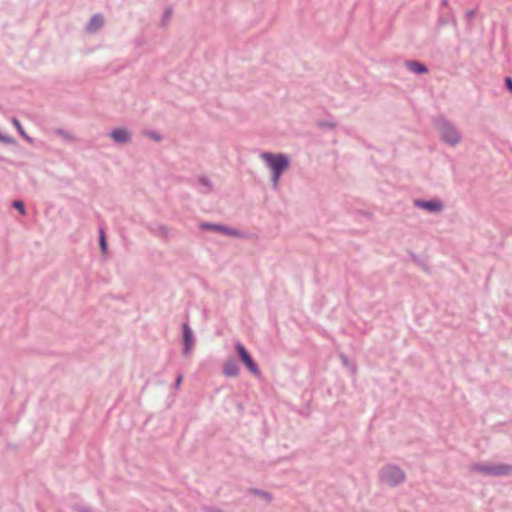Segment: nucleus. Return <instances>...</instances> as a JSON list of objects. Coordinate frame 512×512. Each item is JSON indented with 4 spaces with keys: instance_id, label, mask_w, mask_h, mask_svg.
<instances>
[{
    "instance_id": "9",
    "label": "nucleus",
    "mask_w": 512,
    "mask_h": 512,
    "mask_svg": "<svg viewBox=\"0 0 512 512\" xmlns=\"http://www.w3.org/2000/svg\"><path fill=\"white\" fill-rule=\"evenodd\" d=\"M429 258H412L414 265L421 268L425 273L431 274V268L428 263Z\"/></svg>"
},
{
    "instance_id": "12",
    "label": "nucleus",
    "mask_w": 512,
    "mask_h": 512,
    "mask_svg": "<svg viewBox=\"0 0 512 512\" xmlns=\"http://www.w3.org/2000/svg\"><path fill=\"white\" fill-rule=\"evenodd\" d=\"M408 67L411 71L415 73H425L427 72V69L424 65H422L419 62H409Z\"/></svg>"
},
{
    "instance_id": "13",
    "label": "nucleus",
    "mask_w": 512,
    "mask_h": 512,
    "mask_svg": "<svg viewBox=\"0 0 512 512\" xmlns=\"http://www.w3.org/2000/svg\"><path fill=\"white\" fill-rule=\"evenodd\" d=\"M12 123L17 128L22 137H24L28 142H31V138L26 134L20 122L17 119H13Z\"/></svg>"
},
{
    "instance_id": "10",
    "label": "nucleus",
    "mask_w": 512,
    "mask_h": 512,
    "mask_svg": "<svg viewBox=\"0 0 512 512\" xmlns=\"http://www.w3.org/2000/svg\"><path fill=\"white\" fill-rule=\"evenodd\" d=\"M418 205L430 211H439L442 209V204L437 201L419 202Z\"/></svg>"
},
{
    "instance_id": "19",
    "label": "nucleus",
    "mask_w": 512,
    "mask_h": 512,
    "mask_svg": "<svg viewBox=\"0 0 512 512\" xmlns=\"http://www.w3.org/2000/svg\"><path fill=\"white\" fill-rule=\"evenodd\" d=\"M205 512H223L222 510H220L219 508H216V507H206L204 509Z\"/></svg>"
},
{
    "instance_id": "14",
    "label": "nucleus",
    "mask_w": 512,
    "mask_h": 512,
    "mask_svg": "<svg viewBox=\"0 0 512 512\" xmlns=\"http://www.w3.org/2000/svg\"><path fill=\"white\" fill-rule=\"evenodd\" d=\"M99 237H100L101 252L103 254H105V253H107V242H106L104 231L102 229H100V231H99Z\"/></svg>"
},
{
    "instance_id": "11",
    "label": "nucleus",
    "mask_w": 512,
    "mask_h": 512,
    "mask_svg": "<svg viewBox=\"0 0 512 512\" xmlns=\"http://www.w3.org/2000/svg\"><path fill=\"white\" fill-rule=\"evenodd\" d=\"M102 24H103V18H102L101 16H99V15L94 16V17L91 19V21H90V23H89V25H88V30H89V31H91V32H92V31H95V30H97L99 27H101V26H102Z\"/></svg>"
},
{
    "instance_id": "15",
    "label": "nucleus",
    "mask_w": 512,
    "mask_h": 512,
    "mask_svg": "<svg viewBox=\"0 0 512 512\" xmlns=\"http://www.w3.org/2000/svg\"><path fill=\"white\" fill-rule=\"evenodd\" d=\"M253 493L254 494H257L261 497H263L264 499H266L267 501H270L271 500V494L266 492V491H262V490H253Z\"/></svg>"
},
{
    "instance_id": "4",
    "label": "nucleus",
    "mask_w": 512,
    "mask_h": 512,
    "mask_svg": "<svg viewBox=\"0 0 512 512\" xmlns=\"http://www.w3.org/2000/svg\"><path fill=\"white\" fill-rule=\"evenodd\" d=\"M235 349H236V351H237V353L239 355V358L246 365V367L249 369V371L253 375L259 376L260 375V369H259L258 365L252 359V357L249 354V352L247 351V349L240 342H237L235 344Z\"/></svg>"
},
{
    "instance_id": "20",
    "label": "nucleus",
    "mask_w": 512,
    "mask_h": 512,
    "mask_svg": "<svg viewBox=\"0 0 512 512\" xmlns=\"http://www.w3.org/2000/svg\"><path fill=\"white\" fill-rule=\"evenodd\" d=\"M507 88L512 92V79L510 77H507L506 80Z\"/></svg>"
},
{
    "instance_id": "2",
    "label": "nucleus",
    "mask_w": 512,
    "mask_h": 512,
    "mask_svg": "<svg viewBox=\"0 0 512 512\" xmlns=\"http://www.w3.org/2000/svg\"><path fill=\"white\" fill-rule=\"evenodd\" d=\"M261 158L267 163L269 168L273 171V184L277 186L281 173L288 168V158L283 154L263 153Z\"/></svg>"
},
{
    "instance_id": "3",
    "label": "nucleus",
    "mask_w": 512,
    "mask_h": 512,
    "mask_svg": "<svg viewBox=\"0 0 512 512\" xmlns=\"http://www.w3.org/2000/svg\"><path fill=\"white\" fill-rule=\"evenodd\" d=\"M405 478V472L397 465L388 464L379 471L380 481L390 487L398 486L404 482Z\"/></svg>"
},
{
    "instance_id": "16",
    "label": "nucleus",
    "mask_w": 512,
    "mask_h": 512,
    "mask_svg": "<svg viewBox=\"0 0 512 512\" xmlns=\"http://www.w3.org/2000/svg\"><path fill=\"white\" fill-rule=\"evenodd\" d=\"M13 206L21 213V214H25L26 211H25V208H24V204L23 202L21 201H14L13 203Z\"/></svg>"
},
{
    "instance_id": "22",
    "label": "nucleus",
    "mask_w": 512,
    "mask_h": 512,
    "mask_svg": "<svg viewBox=\"0 0 512 512\" xmlns=\"http://www.w3.org/2000/svg\"><path fill=\"white\" fill-rule=\"evenodd\" d=\"M341 358H342L344 363H347V357L345 355H341Z\"/></svg>"
},
{
    "instance_id": "18",
    "label": "nucleus",
    "mask_w": 512,
    "mask_h": 512,
    "mask_svg": "<svg viewBox=\"0 0 512 512\" xmlns=\"http://www.w3.org/2000/svg\"><path fill=\"white\" fill-rule=\"evenodd\" d=\"M183 376L182 374H179L175 381V388L178 389L182 383Z\"/></svg>"
},
{
    "instance_id": "7",
    "label": "nucleus",
    "mask_w": 512,
    "mask_h": 512,
    "mask_svg": "<svg viewBox=\"0 0 512 512\" xmlns=\"http://www.w3.org/2000/svg\"><path fill=\"white\" fill-rule=\"evenodd\" d=\"M223 374L226 377H236L239 374V366L235 359H228L223 364Z\"/></svg>"
},
{
    "instance_id": "5",
    "label": "nucleus",
    "mask_w": 512,
    "mask_h": 512,
    "mask_svg": "<svg viewBox=\"0 0 512 512\" xmlns=\"http://www.w3.org/2000/svg\"><path fill=\"white\" fill-rule=\"evenodd\" d=\"M442 139L447 143L454 145L459 142L460 136L456 129L450 125H444L441 132Z\"/></svg>"
},
{
    "instance_id": "21",
    "label": "nucleus",
    "mask_w": 512,
    "mask_h": 512,
    "mask_svg": "<svg viewBox=\"0 0 512 512\" xmlns=\"http://www.w3.org/2000/svg\"><path fill=\"white\" fill-rule=\"evenodd\" d=\"M341 358H342L344 363H347V357L345 355H341Z\"/></svg>"
},
{
    "instance_id": "1",
    "label": "nucleus",
    "mask_w": 512,
    "mask_h": 512,
    "mask_svg": "<svg viewBox=\"0 0 512 512\" xmlns=\"http://www.w3.org/2000/svg\"><path fill=\"white\" fill-rule=\"evenodd\" d=\"M471 470L479 472L486 476H509L512 475V465L506 463H474Z\"/></svg>"
},
{
    "instance_id": "6",
    "label": "nucleus",
    "mask_w": 512,
    "mask_h": 512,
    "mask_svg": "<svg viewBox=\"0 0 512 512\" xmlns=\"http://www.w3.org/2000/svg\"><path fill=\"white\" fill-rule=\"evenodd\" d=\"M194 343L193 333L187 323L183 324V354L188 355Z\"/></svg>"
},
{
    "instance_id": "8",
    "label": "nucleus",
    "mask_w": 512,
    "mask_h": 512,
    "mask_svg": "<svg viewBox=\"0 0 512 512\" xmlns=\"http://www.w3.org/2000/svg\"><path fill=\"white\" fill-rule=\"evenodd\" d=\"M111 137L120 143H125L130 139V134L125 129H116L111 133Z\"/></svg>"
},
{
    "instance_id": "17",
    "label": "nucleus",
    "mask_w": 512,
    "mask_h": 512,
    "mask_svg": "<svg viewBox=\"0 0 512 512\" xmlns=\"http://www.w3.org/2000/svg\"><path fill=\"white\" fill-rule=\"evenodd\" d=\"M77 512H92V509L86 506H77L74 508Z\"/></svg>"
}]
</instances>
